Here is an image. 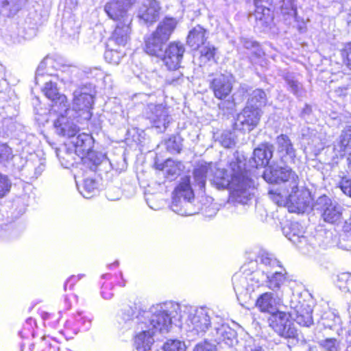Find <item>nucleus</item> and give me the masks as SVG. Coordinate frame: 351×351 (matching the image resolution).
I'll return each mask as SVG.
<instances>
[{
	"label": "nucleus",
	"instance_id": "nucleus-1",
	"mask_svg": "<svg viewBox=\"0 0 351 351\" xmlns=\"http://www.w3.org/2000/svg\"><path fill=\"white\" fill-rule=\"evenodd\" d=\"M229 170L217 169L210 182L218 189L229 187L231 190L230 202L246 204L254 195L252 181L245 170V163L238 158L229 163Z\"/></svg>",
	"mask_w": 351,
	"mask_h": 351
},
{
	"label": "nucleus",
	"instance_id": "nucleus-2",
	"mask_svg": "<svg viewBox=\"0 0 351 351\" xmlns=\"http://www.w3.org/2000/svg\"><path fill=\"white\" fill-rule=\"evenodd\" d=\"M136 319L147 322L149 328L156 333H166L171 328L173 319L181 322L183 320V315L180 314V304L167 302L153 306L149 312L143 311Z\"/></svg>",
	"mask_w": 351,
	"mask_h": 351
},
{
	"label": "nucleus",
	"instance_id": "nucleus-3",
	"mask_svg": "<svg viewBox=\"0 0 351 351\" xmlns=\"http://www.w3.org/2000/svg\"><path fill=\"white\" fill-rule=\"evenodd\" d=\"M180 314L183 315V319H185L189 328V337H202L210 326V311L206 308L180 305Z\"/></svg>",
	"mask_w": 351,
	"mask_h": 351
},
{
	"label": "nucleus",
	"instance_id": "nucleus-4",
	"mask_svg": "<svg viewBox=\"0 0 351 351\" xmlns=\"http://www.w3.org/2000/svg\"><path fill=\"white\" fill-rule=\"evenodd\" d=\"M194 199L193 191L191 186L190 178H182L179 185L173 192L171 210L182 216L192 215L196 213L192 199Z\"/></svg>",
	"mask_w": 351,
	"mask_h": 351
},
{
	"label": "nucleus",
	"instance_id": "nucleus-5",
	"mask_svg": "<svg viewBox=\"0 0 351 351\" xmlns=\"http://www.w3.org/2000/svg\"><path fill=\"white\" fill-rule=\"evenodd\" d=\"M45 67H49L47 71L49 75H54L64 84H71L77 81L80 73V69L75 66L63 64L52 58L47 57L38 66L36 81L39 75H43L41 71Z\"/></svg>",
	"mask_w": 351,
	"mask_h": 351
},
{
	"label": "nucleus",
	"instance_id": "nucleus-6",
	"mask_svg": "<svg viewBox=\"0 0 351 351\" xmlns=\"http://www.w3.org/2000/svg\"><path fill=\"white\" fill-rule=\"evenodd\" d=\"M260 276L261 274L256 272L248 276L240 274H235L233 276V287L239 300L241 298L245 300L251 298V294L261 285Z\"/></svg>",
	"mask_w": 351,
	"mask_h": 351
},
{
	"label": "nucleus",
	"instance_id": "nucleus-7",
	"mask_svg": "<svg viewBox=\"0 0 351 351\" xmlns=\"http://www.w3.org/2000/svg\"><path fill=\"white\" fill-rule=\"evenodd\" d=\"M290 317L291 313H287L278 310L269 318V326L282 337L294 338L297 335V330L289 319Z\"/></svg>",
	"mask_w": 351,
	"mask_h": 351
},
{
	"label": "nucleus",
	"instance_id": "nucleus-8",
	"mask_svg": "<svg viewBox=\"0 0 351 351\" xmlns=\"http://www.w3.org/2000/svg\"><path fill=\"white\" fill-rule=\"evenodd\" d=\"M316 209L319 210L321 216L324 221L336 224L342 219V207L335 202H332L326 196L318 198L316 204Z\"/></svg>",
	"mask_w": 351,
	"mask_h": 351
},
{
	"label": "nucleus",
	"instance_id": "nucleus-9",
	"mask_svg": "<svg viewBox=\"0 0 351 351\" xmlns=\"http://www.w3.org/2000/svg\"><path fill=\"white\" fill-rule=\"evenodd\" d=\"M135 0H111L105 5V11L112 20L123 23H131L132 17L128 14L129 8Z\"/></svg>",
	"mask_w": 351,
	"mask_h": 351
},
{
	"label": "nucleus",
	"instance_id": "nucleus-10",
	"mask_svg": "<svg viewBox=\"0 0 351 351\" xmlns=\"http://www.w3.org/2000/svg\"><path fill=\"white\" fill-rule=\"evenodd\" d=\"M209 340L217 344L233 347L237 342V333L226 324H217L208 334Z\"/></svg>",
	"mask_w": 351,
	"mask_h": 351
},
{
	"label": "nucleus",
	"instance_id": "nucleus-11",
	"mask_svg": "<svg viewBox=\"0 0 351 351\" xmlns=\"http://www.w3.org/2000/svg\"><path fill=\"white\" fill-rule=\"evenodd\" d=\"M135 346L138 351L149 350L154 342V335L156 332L149 328L147 322L136 319Z\"/></svg>",
	"mask_w": 351,
	"mask_h": 351
},
{
	"label": "nucleus",
	"instance_id": "nucleus-12",
	"mask_svg": "<svg viewBox=\"0 0 351 351\" xmlns=\"http://www.w3.org/2000/svg\"><path fill=\"white\" fill-rule=\"evenodd\" d=\"M302 135L303 139L307 143L306 149H308L315 156L324 149L327 143L326 133L322 131L317 132L307 128L302 130Z\"/></svg>",
	"mask_w": 351,
	"mask_h": 351
},
{
	"label": "nucleus",
	"instance_id": "nucleus-13",
	"mask_svg": "<svg viewBox=\"0 0 351 351\" xmlns=\"http://www.w3.org/2000/svg\"><path fill=\"white\" fill-rule=\"evenodd\" d=\"M264 178L271 183L287 182L290 189L298 180V176L288 167L272 168L269 173H264Z\"/></svg>",
	"mask_w": 351,
	"mask_h": 351
},
{
	"label": "nucleus",
	"instance_id": "nucleus-14",
	"mask_svg": "<svg viewBox=\"0 0 351 351\" xmlns=\"http://www.w3.org/2000/svg\"><path fill=\"white\" fill-rule=\"evenodd\" d=\"M95 93L90 84L79 87L73 93V106L77 110H90L94 104Z\"/></svg>",
	"mask_w": 351,
	"mask_h": 351
},
{
	"label": "nucleus",
	"instance_id": "nucleus-15",
	"mask_svg": "<svg viewBox=\"0 0 351 351\" xmlns=\"http://www.w3.org/2000/svg\"><path fill=\"white\" fill-rule=\"evenodd\" d=\"M185 49L180 43H171L162 52V60L170 70H175L180 66Z\"/></svg>",
	"mask_w": 351,
	"mask_h": 351
},
{
	"label": "nucleus",
	"instance_id": "nucleus-16",
	"mask_svg": "<svg viewBox=\"0 0 351 351\" xmlns=\"http://www.w3.org/2000/svg\"><path fill=\"white\" fill-rule=\"evenodd\" d=\"M160 6L156 0H144L139 8L138 17L144 23L151 25L160 14Z\"/></svg>",
	"mask_w": 351,
	"mask_h": 351
},
{
	"label": "nucleus",
	"instance_id": "nucleus-17",
	"mask_svg": "<svg viewBox=\"0 0 351 351\" xmlns=\"http://www.w3.org/2000/svg\"><path fill=\"white\" fill-rule=\"evenodd\" d=\"M288 202L292 204L298 212L303 211L311 203L310 192L305 189H299L298 183L288 189Z\"/></svg>",
	"mask_w": 351,
	"mask_h": 351
},
{
	"label": "nucleus",
	"instance_id": "nucleus-18",
	"mask_svg": "<svg viewBox=\"0 0 351 351\" xmlns=\"http://www.w3.org/2000/svg\"><path fill=\"white\" fill-rule=\"evenodd\" d=\"M54 126L58 134L63 136L74 137L80 131L79 127L71 119L67 117V111L61 113L54 121Z\"/></svg>",
	"mask_w": 351,
	"mask_h": 351
},
{
	"label": "nucleus",
	"instance_id": "nucleus-19",
	"mask_svg": "<svg viewBox=\"0 0 351 351\" xmlns=\"http://www.w3.org/2000/svg\"><path fill=\"white\" fill-rule=\"evenodd\" d=\"M130 23H123V21L117 22L107 47H112V45L119 47H125L130 40Z\"/></svg>",
	"mask_w": 351,
	"mask_h": 351
},
{
	"label": "nucleus",
	"instance_id": "nucleus-20",
	"mask_svg": "<svg viewBox=\"0 0 351 351\" xmlns=\"http://www.w3.org/2000/svg\"><path fill=\"white\" fill-rule=\"evenodd\" d=\"M260 120L258 111H241L234 121V128L237 130L250 131L257 125Z\"/></svg>",
	"mask_w": 351,
	"mask_h": 351
},
{
	"label": "nucleus",
	"instance_id": "nucleus-21",
	"mask_svg": "<svg viewBox=\"0 0 351 351\" xmlns=\"http://www.w3.org/2000/svg\"><path fill=\"white\" fill-rule=\"evenodd\" d=\"M211 88L215 96L220 99H225L232 88V77L230 75H220L213 79Z\"/></svg>",
	"mask_w": 351,
	"mask_h": 351
},
{
	"label": "nucleus",
	"instance_id": "nucleus-22",
	"mask_svg": "<svg viewBox=\"0 0 351 351\" xmlns=\"http://www.w3.org/2000/svg\"><path fill=\"white\" fill-rule=\"evenodd\" d=\"M313 308L311 306L306 302L297 305L291 313V318L295 322L304 327H309L313 324L312 317Z\"/></svg>",
	"mask_w": 351,
	"mask_h": 351
},
{
	"label": "nucleus",
	"instance_id": "nucleus-23",
	"mask_svg": "<svg viewBox=\"0 0 351 351\" xmlns=\"http://www.w3.org/2000/svg\"><path fill=\"white\" fill-rule=\"evenodd\" d=\"M280 303V300L278 296H274L271 292H265L258 297L256 306L261 312L272 315L278 310Z\"/></svg>",
	"mask_w": 351,
	"mask_h": 351
},
{
	"label": "nucleus",
	"instance_id": "nucleus-24",
	"mask_svg": "<svg viewBox=\"0 0 351 351\" xmlns=\"http://www.w3.org/2000/svg\"><path fill=\"white\" fill-rule=\"evenodd\" d=\"M46 97L51 101L52 106L64 108L66 106L68 99L64 95L60 94L56 84L51 80L46 82L42 89Z\"/></svg>",
	"mask_w": 351,
	"mask_h": 351
},
{
	"label": "nucleus",
	"instance_id": "nucleus-25",
	"mask_svg": "<svg viewBox=\"0 0 351 351\" xmlns=\"http://www.w3.org/2000/svg\"><path fill=\"white\" fill-rule=\"evenodd\" d=\"M277 149L282 160L286 162H293L296 150L290 138L285 134H281L276 138Z\"/></svg>",
	"mask_w": 351,
	"mask_h": 351
},
{
	"label": "nucleus",
	"instance_id": "nucleus-26",
	"mask_svg": "<svg viewBox=\"0 0 351 351\" xmlns=\"http://www.w3.org/2000/svg\"><path fill=\"white\" fill-rule=\"evenodd\" d=\"M285 237L295 244L306 243L304 228L298 222H291L282 228Z\"/></svg>",
	"mask_w": 351,
	"mask_h": 351
},
{
	"label": "nucleus",
	"instance_id": "nucleus-27",
	"mask_svg": "<svg viewBox=\"0 0 351 351\" xmlns=\"http://www.w3.org/2000/svg\"><path fill=\"white\" fill-rule=\"evenodd\" d=\"M73 148L78 154V158L86 155L88 151H90L93 147V138L86 134H80L77 137L74 138L72 141Z\"/></svg>",
	"mask_w": 351,
	"mask_h": 351
},
{
	"label": "nucleus",
	"instance_id": "nucleus-28",
	"mask_svg": "<svg viewBox=\"0 0 351 351\" xmlns=\"http://www.w3.org/2000/svg\"><path fill=\"white\" fill-rule=\"evenodd\" d=\"M273 155V146L263 144L256 148L253 154V162L256 168L265 167L269 164Z\"/></svg>",
	"mask_w": 351,
	"mask_h": 351
},
{
	"label": "nucleus",
	"instance_id": "nucleus-29",
	"mask_svg": "<svg viewBox=\"0 0 351 351\" xmlns=\"http://www.w3.org/2000/svg\"><path fill=\"white\" fill-rule=\"evenodd\" d=\"M167 40L156 34L155 32L145 40V51L151 56L160 57L162 55L163 47Z\"/></svg>",
	"mask_w": 351,
	"mask_h": 351
},
{
	"label": "nucleus",
	"instance_id": "nucleus-30",
	"mask_svg": "<svg viewBox=\"0 0 351 351\" xmlns=\"http://www.w3.org/2000/svg\"><path fill=\"white\" fill-rule=\"evenodd\" d=\"M208 33L200 25L193 27L187 37L188 45L193 49H197L206 44Z\"/></svg>",
	"mask_w": 351,
	"mask_h": 351
},
{
	"label": "nucleus",
	"instance_id": "nucleus-31",
	"mask_svg": "<svg viewBox=\"0 0 351 351\" xmlns=\"http://www.w3.org/2000/svg\"><path fill=\"white\" fill-rule=\"evenodd\" d=\"M56 155L62 165L65 168H69L73 166L75 163L80 162L78 158V154L73 149V147H67L64 146L62 149H58L56 151Z\"/></svg>",
	"mask_w": 351,
	"mask_h": 351
},
{
	"label": "nucleus",
	"instance_id": "nucleus-32",
	"mask_svg": "<svg viewBox=\"0 0 351 351\" xmlns=\"http://www.w3.org/2000/svg\"><path fill=\"white\" fill-rule=\"evenodd\" d=\"M335 149L339 152L340 155L351 154V126L345 128L339 140L335 145Z\"/></svg>",
	"mask_w": 351,
	"mask_h": 351
},
{
	"label": "nucleus",
	"instance_id": "nucleus-33",
	"mask_svg": "<svg viewBox=\"0 0 351 351\" xmlns=\"http://www.w3.org/2000/svg\"><path fill=\"white\" fill-rule=\"evenodd\" d=\"M213 171V165L210 163H199L193 171V178L195 184L202 189L205 186L207 175Z\"/></svg>",
	"mask_w": 351,
	"mask_h": 351
},
{
	"label": "nucleus",
	"instance_id": "nucleus-34",
	"mask_svg": "<svg viewBox=\"0 0 351 351\" xmlns=\"http://www.w3.org/2000/svg\"><path fill=\"white\" fill-rule=\"evenodd\" d=\"M256 10L254 16L257 23L261 26H269L273 21V15L271 10L262 3H254Z\"/></svg>",
	"mask_w": 351,
	"mask_h": 351
},
{
	"label": "nucleus",
	"instance_id": "nucleus-35",
	"mask_svg": "<svg viewBox=\"0 0 351 351\" xmlns=\"http://www.w3.org/2000/svg\"><path fill=\"white\" fill-rule=\"evenodd\" d=\"M177 23L178 22L176 19L166 17L159 23L155 32L160 35L163 40H168Z\"/></svg>",
	"mask_w": 351,
	"mask_h": 351
},
{
	"label": "nucleus",
	"instance_id": "nucleus-36",
	"mask_svg": "<svg viewBox=\"0 0 351 351\" xmlns=\"http://www.w3.org/2000/svg\"><path fill=\"white\" fill-rule=\"evenodd\" d=\"M24 0H0V14L10 16L16 13Z\"/></svg>",
	"mask_w": 351,
	"mask_h": 351
},
{
	"label": "nucleus",
	"instance_id": "nucleus-37",
	"mask_svg": "<svg viewBox=\"0 0 351 351\" xmlns=\"http://www.w3.org/2000/svg\"><path fill=\"white\" fill-rule=\"evenodd\" d=\"M285 274L282 271H276L271 275H267V287L274 292L278 291L285 282Z\"/></svg>",
	"mask_w": 351,
	"mask_h": 351
},
{
	"label": "nucleus",
	"instance_id": "nucleus-38",
	"mask_svg": "<svg viewBox=\"0 0 351 351\" xmlns=\"http://www.w3.org/2000/svg\"><path fill=\"white\" fill-rule=\"evenodd\" d=\"M80 162L92 171H95L97 167L101 162L102 156L98 155L92 149L86 155L80 158Z\"/></svg>",
	"mask_w": 351,
	"mask_h": 351
},
{
	"label": "nucleus",
	"instance_id": "nucleus-39",
	"mask_svg": "<svg viewBox=\"0 0 351 351\" xmlns=\"http://www.w3.org/2000/svg\"><path fill=\"white\" fill-rule=\"evenodd\" d=\"M267 99L264 91L261 90H254L251 99H249L248 107L250 110H259L266 104Z\"/></svg>",
	"mask_w": 351,
	"mask_h": 351
},
{
	"label": "nucleus",
	"instance_id": "nucleus-40",
	"mask_svg": "<svg viewBox=\"0 0 351 351\" xmlns=\"http://www.w3.org/2000/svg\"><path fill=\"white\" fill-rule=\"evenodd\" d=\"M78 190L82 195L85 198L91 197L97 191V184L93 179L86 178L84 180L82 185Z\"/></svg>",
	"mask_w": 351,
	"mask_h": 351
},
{
	"label": "nucleus",
	"instance_id": "nucleus-41",
	"mask_svg": "<svg viewBox=\"0 0 351 351\" xmlns=\"http://www.w3.org/2000/svg\"><path fill=\"white\" fill-rule=\"evenodd\" d=\"M114 47L115 46L113 45L112 47H108V49L104 53V58L110 64H118L125 53L121 50H118V49H116Z\"/></svg>",
	"mask_w": 351,
	"mask_h": 351
},
{
	"label": "nucleus",
	"instance_id": "nucleus-42",
	"mask_svg": "<svg viewBox=\"0 0 351 351\" xmlns=\"http://www.w3.org/2000/svg\"><path fill=\"white\" fill-rule=\"evenodd\" d=\"M318 345L324 351H341V341L335 338L319 340Z\"/></svg>",
	"mask_w": 351,
	"mask_h": 351
},
{
	"label": "nucleus",
	"instance_id": "nucleus-43",
	"mask_svg": "<svg viewBox=\"0 0 351 351\" xmlns=\"http://www.w3.org/2000/svg\"><path fill=\"white\" fill-rule=\"evenodd\" d=\"M285 80L288 85L289 90L293 94H294L298 97L304 96L305 91L301 83H300L294 77H287Z\"/></svg>",
	"mask_w": 351,
	"mask_h": 351
},
{
	"label": "nucleus",
	"instance_id": "nucleus-44",
	"mask_svg": "<svg viewBox=\"0 0 351 351\" xmlns=\"http://www.w3.org/2000/svg\"><path fill=\"white\" fill-rule=\"evenodd\" d=\"M200 60L204 64L214 59L216 49L214 46L208 43L206 45H203L200 48Z\"/></svg>",
	"mask_w": 351,
	"mask_h": 351
},
{
	"label": "nucleus",
	"instance_id": "nucleus-45",
	"mask_svg": "<svg viewBox=\"0 0 351 351\" xmlns=\"http://www.w3.org/2000/svg\"><path fill=\"white\" fill-rule=\"evenodd\" d=\"M295 1L296 0H283L281 7L282 13L284 15L293 16L296 19L297 5Z\"/></svg>",
	"mask_w": 351,
	"mask_h": 351
},
{
	"label": "nucleus",
	"instance_id": "nucleus-46",
	"mask_svg": "<svg viewBox=\"0 0 351 351\" xmlns=\"http://www.w3.org/2000/svg\"><path fill=\"white\" fill-rule=\"evenodd\" d=\"M261 262L266 266L275 268L280 267V262L272 254L267 252H262L260 254Z\"/></svg>",
	"mask_w": 351,
	"mask_h": 351
},
{
	"label": "nucleus",
	"instance_id": "nucleus-47",
	"mask_svg": "<svg viewBox=\"0 0 351 351\" xmlns=\"http://www.w3.org/2000/svg\"><path fill=\"white\" fill-rule=\"evenodd\" d=\"M186 348L185 343L179 340H169L163 346L165 351H186Z\"/></svg>",
	"mask_w": 351,
	"mask_h": 351
},
{
	"label": "nucleus",
	"instance_id": "nucleus-48",
	"mask_svg": "<svg viewBox=\"0 0 351 351\" xmlns=\"http://www.w3.org/2000/svg\"><path fill=\"white\" fill-rule=\"evenodd\" d=\"M162 169L169 179H173L178 174V168L175 165L174 162L171 160H167L165 162Z\"/></svg>",
	"mask_w": 351,
	"mask_h": 351
},
{
	"label": "nucleus",
	"instance_id": "nucleus-49",
	"mask_svg": "<svg viewBox=\"0 0 351 351\" xmlns=\"http://www.w3.org/2000/svg\"><path fill=\"white\" fill-rule=\"evenodd\" d=\"M12 158V148L6 144H0V163L8 162Z\"/></svg>",
	"mask_w": 351,
	"mask_h": 351
},
{
	"label": "nucleus",
	"instance_id": "nucleus-50",
	"mask_svg": "<svg viewBox=\"0 0 351 351\" xmlns=\"http://www.w3.org/2000/svg\"><path fill=\"white\" fill-rule=\"evenodd\" d=\"M339 184L343 193L351 197V178L347 176L342 177Z\"/></svg>",
	"mask_w": 351,
	"mask_h": 351
},
{
	"label": "nucleus",
	"instance_id": "nucleus-51",
	"mask_svg": "<svg viewBox=\"0 0 351 351\" xmlns=\"http://www.w3.org/2000/svg\"><path fill=\"white\" fill-rule=\"evenodd\" d=\"M184 81L182 75L180 71H175L171 75L167 76V82L169 84L178 85L180 84Z\"/></svg>",
	"mask_w": 351,
	"mask_h": 351
},
{
	"label": "nucleus",
	"instance_id": "nucleus-52",
	"mask_svg": "<svg viewBox=\"0 0 351 351\" xmlns=\"http://www.w3.org/2000/svg\"><path fill=\"white\" fill-rule=\"evenodd\" d=\"M288 194L287 193L282 195L280 193L274 192L273 191H269V197L278 205L284 204L285 199L288 201Z\"/></svg>",
	"mask_w": 351,
	"mask_h": 351
},
{
	"label": "nucleus",
	"instance_id": "nucleus-53",
	"mask_svg": "<svg viewBox=\"0 0 351 351\" xmlns=\"http://www.w3.org/2000/svg\"><path fill=\"white\" fill-rule=\"evenodd\" d=\"M10 186V182L7 177L0 174V197L9 191Z\"/></svg>",
	"mask_w": 351,
	"mask_h": 351
},
{
	"label": "nucleus",
	"instance_id": "nucleus-54",
	"mask_svg": "<svg viewBox=\"0 0 351 351\" xmlns=\"http://www.w3.org/2000/svg\"><path fill=\"white\" fill-rule=\"evenodd\" d=\"M341 56L346 65L351 69V43L345 45L341 51Z\"/></svg>",
	"mask_w": 351,
	"mask_h": 351
},
{
	"label": "nucleus",
	"instance_id": "nucleus-55",
	"mask_svg": "<svg viewBox=\"0 0 351 351\" xmlns=\"http://www.w3.org/2000/svg\"><path fill=\"white\" fill-rule=\"evenodd\" d=\"M351 230V225H349ZM341 247L346 250H351V231L342 235L340 240Z\"/></svg>",
	"mask_w": 351,
	"mask_h": 351
},
{
	"label": "nucleus",
	"instance_id": "nucleus-56",
	"mask_svg": "<svg viewBox=\"0 0 351 351\" xmlns=\"http://www.w3.org/2000/svg\"><path fill=\"white\" fill-rule=\"evenodd\" d=\"M160 112H164L165 111H159ZM160 119L158 120H156L155 119L156 114L153 113L152 115L149 117V119L152 120L153 125L156 128H160L161 125H163L165 126V124L167 123V114L164 113H161L158 115Z\"/></svg>",
	"mask_w": 351,
	"mask_h": 351
},
{
	"label": "nucleus",
	"instance_id": "nucleus-57",
	"mask_svg": "<svg viewBox=\"0 0 351 351\" xmlns=\"http://www.w3.org/2000/svg\"><path fill=\"white\" fill-rule=\"evenodd\" d=\"M194 351H216V346L207 341H204L202 343L197 344L195 347Z\"/></svg>",
	"mask_w": 351,
	"mask_h": 351
},
{
	"label": "nucleus",
	"instance_id": "nucleus-58",
	"mask_svg": "<svg viewBox=\"0 0 351 351\" xmlns=\"http://www.w3.org/2000/svg\"><path fill=\"white\" fill-rule=\"evenodd\" d=\"M134 315V311L132 307H128L124 310L123 319L127 322L132 319Z\"/></svg>",
	"mask_w": 351,
	"mask_h": 351
},
{
	"label": "nucleus",
	"instance_id": "nucleus-59",
	"mask_svg": "<svg viewBox=\"0 0 351 351\" xmlns=\"http://www.w3.org/2000/svg\"><path fill=\"white\" fill-rule=\"evenodd\" d=\"M244 351H263L261 347L252 341H249L244 347Z\"/></svg>",
	"mask_w": 351,
	"mask_h": 351
},
{
	"label": "nucleus",
	"instance_id": "nucleus-60",
	"mask_svg": "<svg viewBox=\"0 0 351 351\" xmlns=\"http://www.w3.org/2000/svg\"><path fill=\"white\" fill-rule=\"evenodd\" d=\"M243 42V46L246 48V49H250V48H252L253 47L254 45H255V43L252 41V40H247V39H243L242 40Z\"/></svg>",
	"mask_w": 351,
	"mask_h": 351
},
{
	"label": "nucleus",
	"instance_id": "nucleus-61",
	"mask_svg": "<svg viewBox=\"0 0 351 351\" xmlns=\"http://www.w3.org/2000/svg\"><path fill=\"white\" fill-rule=\"evenodd\" d=\"M149 97L145 94H139L138 95H136L135 97L136 100H141V101H147V98Z\"/></svg>",
	"mask_w": 351,
	"mask_h": 351
},
{
	"label": "nucleus",
	"instance_id": "nucleus-62",
	"mask_svg": "<svg viewBox=\"0 0 351 351\" xmlns=\"http://www.w3.org/2000/svg\"><path fill=\"white\" fill-rule=\"evenodd\" d=\"M82 114L81 115H83L84 119L86 120H88L91 118L92 114L90 111H82Z\"/></svg>",
	"mask_w": 351,
	"mask_h": 351
},
{
	"label": "nucleus",
	"instance_id": "nucleus-63",
	"mask_svg": "<svg viewBox=\"0 0 351 351\" xmlns=\"http://www.w3.org/2000/svg\"><path fill=\"white\" fill-rule=\"evenodd\" d=\"M222 144L226 147H231L232 146V141H230V139H228V141L223 140L222 141Z\"/></svg>",
	"mask_w": 351,
	"mask_h": 351
},
{
	"label": "nucleus",
	"instance_id": "nucleus-64",
	"mask_svg": "<svg viewBox=\"0 0 351 351\" xmlns=\"http://www.w3.org/2000/svg\"><path fill=\"white\" fill-rule=\"evenodd\" d=\"M348 168L351 171V154L348 157Z\"/></svg>",
	"mask_w": 351,
	"mask_h": 351
}]
</instances>
